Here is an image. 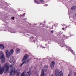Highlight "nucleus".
<instances>
[{
    "label": "nucleus",
    "instance_id": "27",
    "mask_svg": "<svg viewBox=\"0 0 76 76\" xmlns=\"http://www.w3.org/2000/svg\"><path fill=\"white\" fill-rule=\"evenodd\" d=\"M62 29L63 30H64V28H62Z\"/></svg>",
    "mask_w": 76,
    "mask_h": 76
},
{
    "label": "nucleus",
    "instance_id": "10",
    "mask_svg": "<svg viewBox=\"0 0 76 76\" xmlns=\"http://www.w3.org/2000/svg\"><path fill=\"white\" fill-rule=\"evenodd\" d=\"M45 76V73H44V69H42V73H41V76Z\"/></svg>",
    "mask_w": 76,
    "mask_h": 76
},
{
    "label": "nucleus",
    "instance_id": "35",
    "mask_svg": "<svg viewBox=\"0 0 76 76\" xmlns=\"http://www.w3.org/2000/svg\"><path fill=\"white\" fill-rule=\"evenodd\" d=\"M1 0H0V1H1Z\"/></svg>",
    "mask_w": 76,
    "mask_h": 76
},
{
    "label": "nucleus",
    "instance_id": "25",
    "mask_svg": "<svg viewBox=\"0 0 76 76\" xmlns=\"http://www.w3.org/2000/svg\"><path fill=\"white\" fill-rule=\"evenodd\" d=\"M51 33H53L54 32V31L52 30V31H51Z\"/></svg>",
    "mask_w": 76,
    "mask_h": 76
},
{
    "label": "nucleus",
    "instance_id": "1",
    "mask_svg": "<svg viewBox=\"0 0 76 76\" xmlns=\"http://www.w3.org/2000/svg\"><path fill=\"white\" fill-rule=\"evenodd\" d=\"M1 64H0V74H2L4 73H6L7 70L9 69V64L7 63H6L4 66V67H1Z\"/></svg>",
    "mask_w": 76,
    "mask_h": 76
},
{
    "label": "nucleus",
    "instance_id": "7",
    "mask_svg": "<svg viewBox=\"0 0 76 76\" xmlns=\"http://www.w3.org/2000/svg\"><path fill=\"white\" fill-rule=\"evenodd\" d=\"M28 57H29V56H28V55L27 54L25 55L23 58L22 61H23L24 60H26V59H27Z\"/></svg>",
    "mask_w": 76,
    "mask_h": 76
},
{
    "label": "nucleus",
    "instance_id": "15",
    "mask_svg": "<svg viewBox=\"0 0 76 76\" xmlns=\"http://www.w3.org/2000/svg\"><path fill=\"white\" fill-rule=\"evenodd\" d=\"M76 8V6H74L71 7V9H72V10H75V9Z\"/></svg>",
    "mask_w": 76,
    "mask_h": 76
},
{
    "label": "nucleus",
    "instance_id": "4",
    "mask_svg": "<svg viewBox=\"0 0 76 76\" xmlns=\"http://www.w3.org/2000/svg\"><path fill=\"white\" fill-rule=\"evenodd\" d=\"M31 76V72L29 71L27 72V73L26 72H23L20 76Z\"/></svg>",
    "mask_w": 76,
    "mask_h": 76
},
{
    "label": "nucleus",
    "instance_id": "16",
    "mask_svg": "<svg viewBox=\"0 0 76 76\" xmlns=\"http://www.w3.org/2000/svg\"><path fill=\"white\" fill-rule=\"evenodd\" d=\"M22 63H23V64H26V63H27L26 61L23 62Z\"/></svg>",
    "mask_w": 76,
    "mask_h": 76
},
{
    "label": "nucleus",
    "instance_id": "19",
    "mask_svg": "<svg viewBox=\"0 0 76 76\" xmlns=\"http://www.w3.org/2000/svg\"><path fill=\"white\" fill-rule=\"evenodd\" d=\"M31 60V59H28L27 61H26L27 63H28V62H29V61H30Z\"/></svg>",
    "mask_w": 76,
    "mask_h": 76
},
{
    "label": "nucleus",
    "instance_id": "34",
    "mask_svg": "<svg viewBox=\"0 0 76 76\" xmlns=\"http://www.w3.org/2000/svg\"><path fill=\"white\" fill-rule=\"evenodd\" d=\"M54 26H55V24H54Z\"/></svg>",
    "mask_w": 76,
    "mask_h": 76
},
{
    "label": "nucleus",
    "instance_id": "32",
    "mask_svg": "<svg viewBox=\"0 0 76 76\" xmlns=\"http://www.w3.org/2000/svg\"><path fill=\"white\" fill-rule=\"evenodd\" d=\"M12 67H13V66H12Z\"/></svg>",
    "mask_w": 76,
    "mask_h": 76
},
{
    "label": "nucleus",
    "instance_id": "22",
    "mask_svg": "<svg viewBox=\"0 0 76 76\" xmlns=\"http://www.w3.org/2000/svg\"><path fill=\"white\" fill-rule=\"evenodd\" d=\"M37 1L36 0H34V2L35 3H37V4H38V2H37Z\"/></svg>",
    "mask_w": 76,
    "mask_h": 76
},
{
    "label": "nucleus",
    "instance_id": "26",
    "mask_svg": "<svg viewBox=\"0 0 76 76\" xmlns=\"http://www.w3.org/2000/svg\"><path fill=\"white\" fill-rule=\"evenodd\" d=\"M19 73H18L17 74V76H19Z\"/></svg>",
    "mask_w": 76,
    "mask_h": 76
},
{
    "label": "nucleus",
    "instance_id": "31",
    "mask_svg": "<svg viewBox=\"0 0 76 76\" xmlns=\"http://www.w3.org/2000/svg\"><path fill=\"white\" fill-rule=\"evenodd\" d=\"M55 24H57V23H55Z\"/></svg>",
    "mask_w": 76,
    "mask_h": 76
},
{
    "label": "nucleus",
    "instance_id": "9",
    "mask_svg": "<svg viewBox=\"0 0 76 76\" xmlns=\"http://www.w3.org/2000/svg\"><path fill=\"white\" fill-rule=\"evenodd\" d=\"M0 49L1 50H3L4 49V45L3 44L0 45Z\"/></svg>",
    "mask_w": 76,
    "mask_h": 76
},
{
    "label": "nucleus",
    "instance_id": "5",
    "mask_svg": "<svg viewBox=\"0 0 76 76\" xmlns=\"http://www.w3.org/2000/svg\"><path fill=\"white\" fill-rule=\"evenodd\" d=\"M16 71L15 70V69L14 68L12 69V70H11L10 72V75L11 76H14L15 74V72Z\"/></svg>",
    "mask_w": 76,
    "mask_h": 76
},
{
    "label": "nucleus",
    "instance_id": "12",
    "mask_svg": "<svg viewBox=\"0 0 76 76\" xmlns=\"http://www.w3.org/2000/svg\"><path fill=\"white\" fill-rule=\"evenodd\" d=\"M48 69V66L46 65H45L44 67V69L45 72H46L47 71V69Z\"/></svg>",
    "mask_w": 76,
    "mask_h": 76
},
{
    "label": "nucleus",
    "instance_id": "24",
    "mask_svg": "<svg viewBox=\"0 0 76 76\" xmlns=\"http://www.w3.org/2000/svg\"><path fill=\"white\" fill-rule=\"evenodd\" d=\"M12 19H15V17H12Z\"/></svg>",
    "mask_w": 76,
    "mask_h": 76
},
{
    "label": "nucleus",
    "instance_id": "14",
    "mask_svg": "<svg viewBox=\"0 0 76 76\" xmlns=\"http://www.w3.org/2000/svg\"><path fill=\"white\" fill-rule=\"evenodd\" d=\"M55 75L56 76H58L59 75V72L58 71H56L55 72Z\"/></svg>",
    "mask_w": 76,
    "mask_h": 76
},
{
    "label": "nucleus",
    "instance_id": "30",
    "mask_svg": "<svg viewBox=\"0 0 76 76\" xmlns=\"http://www.w3.org/2000/svg\"><path fill=\"white\" fill-rule=\"evenodd\" d=\"M50 76H53V75H51Z\"/></svg>",
    "mask_w": 76,
    "mask_h": 76
},
{
    "label": "nucleus",
    "instance_id": "3",
    "mask_svg": "<svg viewBox=\"0 0 76 76\" xmlns=\"http://www.w3.org/2000/svg\"><path fill=\"white\" fill-rule=\"evenodd\" d=\"M0 58L1 60L2 63H4L5 58V56L3 52L1 51L0 52Z\"/></svg>",
    "mask_w": 76,
    "mask_h": 76
},
{
    "label": "nucleus",
    "instance_id": "28",
    "mask_svg": "<svg viewBox=\"0 0 76 76\" xmlns=\"http://www.w3.org/2000/svg\"><path fill=\"white\" fill-rule=\"evenodd\" d=\"M70 74H69L68 76H70Z\"/></svg>",
    "mask_w": 76,
    "mask_h": 76
},
{
    "label": "nucleus",
    "instance_id": "17",
    "mask_svg": "<svg viewBox=\"0 0 76 76\" xmlns=\"http://www.w3.org/2000/svg\"><path fill=\"white\" fill-rule=\"evenodd\" d=\"M70 51H71V53H72V54H73L75 55V53H74V52H73V50H71Z\"/></svg>",
    "mask_w": 76,
    "mask_h": 76
},
{
    "label": "nucleus",
    "instance_id": "23",
    "mask_svg": "<svg viewBox=\"0 0 76 76\" xmlns=\"http://www.w3.org/2000/svg\"><path fill=\"white\" fill-rule=\"evenodd\" d=\"M74 75H76V72H75L74 73Z\"/></svg>",
    "mask_w": 76,
    "mask_h": 76
},
{
    "label": "nucleus",
    "instance_id": "2",
    "mask_svg": "<svg viewBox=\"0 0 76 76\" xmlns=\"http://www.w3.org/2000/svg\"><path fill=\"white\" fill-rule=\"evenodd\" d=\"M13 53H14V50L13 49H11L10 51L9 50H6L5 51L6 57L7 58L10 57L11 56H12L13 54Z\"/></svg>",
    "mask_w": 76,
    "mask_h": 76
},
{
    "label": "nucleus",
    "instance_id": "11",
    "mask_svg": "<svg viewBox=\"0 0 76 76\" xmlns=\"http://www.w3.org/2000/svg\"><path fill=\"white\" fill-rule=\"evenodd\" d=\"M20 50L19 49H16V53L17 54H19L20 53Z\"/></svg>",
    "mask_w": 76,
    "mask_h": 76
},
{
    "label": "nucleus",
    "instance_id": "29",
    "mask_svg": "<svg viewBox=\"0 0 76 76\" xmlns=\"http://www.w3.org/2000/svg\"><path fill=\"white\" fill-rule=\"evenodd\" d=\"M45 5H46L47 6H48V4H45Z\"/></svg>",
    "mask_w": 76,
    "mask_h": 76
},
{
    "label": "nucleus",
    "instance_id": "8",
    "mask_svg": "<svg viewBox=\"0 0 76 76\" xmlns=\"http://www.w3.org/2000/svg\"><path fill=\"white\" fill-rule=\"evenodd\" d=\"M55 65V62L54 61H52L50 64V66L51 68H53L54 67Z\"/></svg>",
    "mask_w": 76,
    "mask_h": 76
},
{
    "label": "nucleus",
    "instance_id": "21",
    "mask_svg": "<svg viewBox=\"0 0 76 76\" xmlns=\"http://www.w3.org/2000/svg\"><path fill=\"white\" fill-rule=\"evenodd\" d=\"M11 32L12 33H15V32H14V31H13H13H11Z\"/></svg>",
    "mask_w": 76,
    "mask_h": 76
},
{
    "label": "nucleus",
    "instance_id": "33",
    "mask_svg": "<svg viewBox=\"0 0 76 76\" xmlns=\"http://www.w3.org/2000/svg\"><path fill=\"white\" fill-rule=\"evenodd\" d=\"M11 67H12V66H11Z\"/></svg>",
    "mask_w": 76,
    "mask_h": 76
},
{
    "label": "nucleus",
    "instance_id": "6",
    "mask_svg": "<svg viewBox=\"0 0 76 76\" xmlns=\"http://www.w3.org/2000/svg\"><path fill=\"white\" fill-rule=\"evenodd\" d=\"M14 59V57H11L10 60H9V62L10 63H12L13 62V64H15V62L14 61H13V59Z\"/></svg>",
    "mask_w": 76,
    "mask_h": 76
},
{
    "label": "nucleus",
    "instance_id": "13",
    "mask_svg": "<svg viewBox=\"0 0 76 76\" xmlns=\"http://www.w3.org/2000/svg\"><path fill=\"white\" fill-rule=\"evenodd\" d=\"M63 72L62 71H60L59 73V76H63Z\"/></svg>",
    "mask_w": 76,
    "mask_h": 76
},
{
    "label": "nucleus",
    "instance_id": "18",
    "mask_svg": "<svg viewBox=\"0 0 76 76\" xmlns=\"http://www.w3.org/2000/svg\"><path fill=\"white\" fill-rule=\"evenodd\" d=\"M39 1L40 2H41V3H44L45 1L44 0H39Z\"/></svg>",
    "mask_w": 76,
    "mask_h": 76
},
{
    "label": "nucleus",
    "instance_id": "20",
    "mask_svg": "<svg viewBox=\"0 0 76 76\" xmlns=\"http://www.w3.org/2000/svg\"><path fill=\"white\" fill-rule=\"evenodd\" d=\"M23 64L22 63L20 65H19V66L20 67H22V66H23Z\"/></svg>",
    "mask_w": 76,
    "mask_h": 76
}]
</instances>
